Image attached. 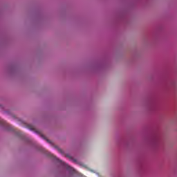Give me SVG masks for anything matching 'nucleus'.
Listing matches in <instances>:
<instances>
[{"mask_svg":"<svg viewBox=\"0 0 177 177\" xmlns=\"http://www.w3.org/2000/svg\"><path fill=\"white\" fill-rule=\"evenodd\" d=\"M41 138H42L43 139H45L48 143H52V142H50V140H49L46 139V138H45V136H44V135L41 134Z\"/></svg>","mask_w":177,"mask_h":177,"instance_id":"nucleus-3","label":"nucleus"},{"mask_svg":"<svg viewBox=\"0 0 177 177\" xmlns=\"http://www.w3.org/2000/svg\"><path fill=\"white\" fill-rule=\"evenodd\" d=\"M57 150H58V151H59V153H63V151H62V149L57 148Z\"/></svg>","mask_w":177,"mask_h":177,"instance_id":"nucleus-4","label":"nucleus"},{"mask_svg":"<svg viewBox=\"0 0 177 177\" xmlns=\"http://www.w3.org/2000/svg\"><path fill=\"white\" fill-rule=\"evenodd\" d=\"M30 129H34V127H31Z\"/></svg>","mask_w":177,"mask_h":177,"instance_id":"nucleus-5","label":"nucleus"},{"mask_svg":"<svg viewBox=\"0 0 177 177\" xmlns=\"http://www.w3.org/2000/svg\"><path fill=\"white\" fill-rule=\"evenodd\" d=\"M0 125H6V122L0 118Z\"/></svg>","mask_w":177,"mask_h":177,"instance_id":"nucleus-2","label":"nucleus"},{"mask_svg":"<svg viewBox=\"0 0 177 177\" xmlns=\"http://www.w3.org/2000/svg\"><path fill=\"white\" fill-rule=\"evenodd\" d=\"M55 160H57V161H59V162H61V164H62V165H65V167H66V169H67L68 171H70L71 172H75V170L73 167L66 165L64 162H63V161L59 160V159L57 158L56 157H55Z\"/></svg>","mask_w":177,"mask_h":177,"instance_id":"nucleus-1","label":"nucleus"}]
</instances>
